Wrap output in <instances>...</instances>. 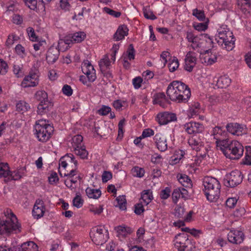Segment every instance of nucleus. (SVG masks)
Returning a JSON list of instances; mask_svg holds the SVG:
<instances>
[{
  "mask_svg": "<svg viewBox=\"0 0 251 251\" xmlns=\"http://www.w3.org/2000/svg\"><path fill=\"white\" fill-rule=\"evenodd\" d=\"M153 140L157 149L160 151H165L168 149L166 137L160 133H157L153 137Z\"/></svg>",
  "mask_w": 251,
  "mask_h": 251,
  "instance_id": "aec40b11",
  "label": "nucleus"
},
{
  "mask_svg": "<svg viewBox=\"0 0 251 251\" xmlns=\"http://www.w3.org/2000/svg\"><path fill=\"white\" fill-rule=\"evenodd\" d=\"M167 99L164 93H158L154 95L153 98V104H158L162 107L166 106Z\"/></svg>",
  "mask_w": 251,
  "mask_h": 251,
  "instance_id": "c85d7f7f",
  "label": "nucleus"
},
{
  "mask_svg": "<svg viewBox=\"0 0 251 251\" xmlns=\"http://www.w3.org/2000/svg\"><path fill=\"white\" fill-rule=\"evenodd\" d=\"M186 38L188 42V46L191 47L194 50L201 53L206 49L207 46L203 45L201 35L195 36L192 32H188Z\"/></svg>",
  "mask_w": 251,
  "mask_h": 251,
  "instance_id": "6e6552de",
  "label": "nucleus"
},
{
  "mask_svg": "<svg viewBox=\"0 0 251 251\" xmlns=\"http://www.w3.org/2000/svg\"><path fill=\"white\" fill-rule=\"evenodd\" d=\"M142 82L143 79L140 76H137L132 79V84L136 89L141 87Z\"/></svg>",
  "mask_w": 251,
  "mask_h": 251,
  "instance_id": "680f3d73",
  "label": "nucleus"
},
{
  "mask_svg": "<svg viewBox=\"0 0 251 251\" xmlns=\"http://www.w3.org/2000/svg\"><path fill=\"white\" fill-rule=\"evenodd\" d=\"M16 52L21 57L23 58L25 56V52L24 48L20 44H18L15 47Z\"/></svg>",
  "mask_w": 251,
  "mask_h": 251,
  "instance_id": "0e129e2a",
  "label": "nucleus"
},
{
  "mask_svg": "<svg viewBox=\"0 0 251 251\" xmlns=\"http://www.w3.org/2000/svg\"><path fill=\"white\" fill-rule=\"evenodd\" d=\"M45 206L43 205L42 201H36L32 210V215L37 219H38L43 216L45 212Z\"/></svg>",
  "mask_w": 251,
  "mask_h": 251,
  "instance_id": "4be33fe9",
  "label": "nucleus"
},
{
  "mask_svg": "<svg viewBox=\"0 0 251 251\" xmlns=\"http://www.w3.org/2000/svg\"><path fill=\"white\" fill-rule=\"evenodd\" d=\"M4 215L5 219L0 220V234L20 232L21 226L16 215L9 209L4 211Z\"/></svg>",
  "mask_w": 251,
  "mask_h": 251,
  "instance_id": "39448f33",
  "label": "nucleus"
},
{
  "mask_svg": "<svg viewBox=\"0 0 251 251\" xmlns=\"http://www.w3.org/2000/svg\"><path fill=\"white\" fill-rule=\"evenodd\" d=\"M197 54L192 51H190L186 54L185 58L184 69L190 72L195 66L197 63Z\"/></svg>",
  "mask_w": 251,
  "mask_h": 251,
  "instance_id": "6ab92c4d",
  "label": "nucleus"
},
{
  "mask_svg": "<svg viewBox=\"0 0 251 251\" xmlns=\"http://www.w3.org/2000/svg\"><path fill=\"white\" fill-rule=\"evenodd\" d=\"M131 172L133 176L140 178L143 177L145 173L143 168L138 166H134Z\"/></svg>",
  "mask_w": 251,
  "mask_h": 251,
  "instance_id": "c03bdc74",
  "label": "nucleus"
},
{
  "mask_svg": "<svg viewBox=\"0 0 251 251\" xmlns=\"http://www.w3.org/2000/svg\"><path fill=\"white\" fill-rule=\"evenodd\" d=\"M73 205L77 208H80L83 204V200L79 195H76L73 199Z\"/></svg>",
  "mask_w": 251,
  "mask_h": 251,
  "instance_id": "5fc2aeb1",
  "label": "nucleus"
},
{
  "mask_svg": "<svg viewBox=\"0 0 251 251\" xmlns=\"http://www.w3.org/2000/svg\"><path fill=\"white\" fill-rule=\"evenodd\" d=\"M187 234L179 233L176 236L174 251H186V249L190 244Z\"/></svg>",
  "mask_w": 251,
  "mask_h": 251,
  "instance_id": "9b49d317",
  "label": "nucleus"
},
{
  "mask_svg": "<svg viewBox=\"0 0 251 251\" xmlns=\"http://www.w3.org/2000/svg\"><path fill=\"white\" fill-rule=\"evenodd\" d=\"M24 168H21L18 170L10 171L9 179L18 180L20 179L24 175Z\"/></svg>",
  "mask_w": 251,
  "mask_h": 251,
  "instance_id": "58836bf2",
  "label": "nucleus"
},
{
  "mask_svg": "<svg viewBox=\"0 0 251 251\" xmlns=\"http://www.w3.org/2000/svg\"><path fill=\"white\" fill-rule=\"evenodd\" d=\"M85 191L87 196L91 199H97L101 196V192L99 189L88 187L86 188Z\"/></svg>",
  "mask_w": 251,
  "mask_h": 251,
  "instance_id": "c9c22d12",
  "label": "nucleus"
},
{
  "mask_svg": "<svg viewBox=\"0 0 251 251\" xmlns=\"http://www.w3.org/2000/svg\"><path fill=\"white\" fill-rule=\"evenodd\" d=\"M117 204L116 206L118 207L121 210H125L126 209V201L124 196H120L116 198Z\"/></svg>",
  "mask_w": 251,
  "mask_h": 251,
  "instance_id": "37998d69",
  "label": "nucleus"
},
{
  "mask_svg": "<svg viewBox=\"0 0 251 251\" xmlns=\"http://www.w3.org/2000/svg\"><path fill=\"white\" fill-rule=\"evenodd\" d=\"M226 132L220 126H215L211 131V136L216 140V144L217 148H219L221 142L226 141L224 139L226 137Z\"/></svg>",
  "mask_w": 251,
  "mask_h": 251,
  "instance_id": "2eb2a0df",
  "label": "nucleus"
},
{
  "mask_svg": "<svg viewBox=\"0 0 251 251\" xmlns=\"http://www.w3.org/2000/svg\"><path fill=\"white\" fill-rule=\"evenodd\" d=\"M51 0H42V1L38 3V9L39 14H44L45 11V3H48Z\"/></svg>",
  "mask_w": 251,
  "mask_h": 251,
  "instance_id": "bf43d9fd",
  "label": "nucleus"
},
{
  "mask_svg": "<svg viewBox=\"0 0 251 251\" xmlns=\"http://www.w3.org/2000/svg\"><path fill=\"white\" fill-rule=\"evenodd\" d=\"M226 128L228 132L234 136H242L247 133V126L237 123H228Z\"/></svg>",
  "mask_w": 251,
  "mask_h": 251,
  "instance_id": "9d476101",
  "label": "nucleus"
},
{
  "mask_svg": "<svg viewBox=\"0 0 251 251\" xmlns=\"http://www.w3.org/2000/svg\"><path fill=\"white\" fill-rule=\"evenodd\" d=\"M166 94L172 101L178 103L187 102L191 96L188 86L177 80L173 81L169 84Z\"/></svg>",
  "mask_w": 251,
  "mask_h": 251,
  "instance_id": "f257e3e1",
  "label": "nucleus"
},
{
  "mask_svg": "<svg viewBox=\"0 0 251 251\" xmlns=\"http://www.w3.org/2000/svg\"><path fill=\"white\" fill-rule=\"evenodd\" d=\"M199 21L201 23H196L194 24L195 29L198 31H204L208 27V24L209 20L206 17H197Z\"/></svg>",
  "mask_w": 251,
  "mask_h": 251,
  "instance_id": "bb28decb",
  "label": "nucleus"
},
{
  "mask_svg": "<svg viewBox=\"0 0 251 251\" xmlns=\"http://www.w3.org/2000/svg\"><path fill=\"white\" fill-rule=\"evenodd\" d=\"M35 97L40 101V103L49 101L47 93L43 90L38 91L35 94Z\"/></svg>",
  "mask_w": 251,
  "mask_h": 251,
  "instance_id": "ea45409f",
  "label": "nucleus"
},
{
  "mask_svg": "<svg viewBox=\"0 0 251 251\" xmlns=\"http://www.w3.org/2000/svg\"><path fill=\"white\" fill-rule=\"evenodd\" d=\"M34 128L36 138L41 142H46L49 140L54 131L53 126L48 121L44 119L37 120Z\"/></svg>",
  "mask_w": 251,
  "mask_h": 251,
  "instance_id": "423d86ee",
  "label": "nucleus"
},
{
  "mask_svg": "<svg viewBox=\"0 0 251 251\" xmlns=\"http://www.w3.org/2000/svg\"><path fill=\"white\" fill-rule=\"evenodd\" d=\"M215 40L219 45L227 51L232 50L235 47V38L226 25H220L217 28Z\"/></svg>",
  "mask_w": 251,
  "mask_h": 251,
  "instance_id": "7ed1b4c3",
  "label": "nucleus"
},
{
  "mask_svg": "<svg viewBox=\"0 0 251 251\" xmlns=\"http://www.w3.org/2000/svg\"><path fill=\"white\" fill-rule=\"evenodd\" d=\"M115 230H116L118 236L122 237H125L128 234H130L132 231L130 227L125 226L123 225L116 227Z\"/></svg>",
  "mask_w": 251,
  "mask_h": 251,
  "instance_id": "473e14b6",
  "label": "nucleus"
},
{
  "mask_svg": "<svg viewBox=\"0 0 251 251\" xmlns=\"http://www.w3.org/2000/svg\"><path fill=\"white\" fill-rule=\"evenodd\" d=\"M201 41H202L203 45H206V48L212 47L213 43L212 38L207 34L201 35Z\"/></svg>",
  "mask_w": 251,
  "mask_h": 251,
  "instance_id": "de8ad7c7",
  "label": "nucleus"
},
{
  "mask_svg": "<svg viewBox=\"0 0 251 251\" xmlns=\"http://www.w3.org/2000/svg\"><path fill=\"white\" fill-rule=\"evenodd\" d=\"M26 30L30 40L33 42L37 41L38 37L35 34L34 29L32 27H29Z\"/></svg>",
  "mask_w": 251,
  "mask_h": 251,
  "instance_id": "052dcab7",
  "label": "nucleus"
},
{
  "mask_svg": "<svg viewBox=\"0 0 251 251\" xmlns=\"http://www.w3.org/2000/svg\"><path fill=\"white\" fill-rule=\"evenodd\" d=\"M177 178L180 183L185 187L191 186V180L188 176L185 174H178Z\"/></svg>",
  "mask_w": 251,
  "mask_h": 251,
  "instance_id": "72a5a7b5",
  "label": "nucleus"
},
{
  "mask_svg": "<svg viewBox=\"0 0 251 251\" xmlns=\"http://www.w3.org/2000/svg\"><path fill=\"white\" fill-rule=\"evenodd\" d=\"M172 199L175 203H176L178 199L181 197V190L180 188L175 189L172 193Z\"/></svg>",
  "mask_w": 251,
  "mask_h": 251,
  "instance_id": "6e6d98bb",
  "label": "nucleus"
},
{
  "mask_svg": "<svg viewBox=\"0 0 251 251\" xmlns=\"http://www.w3.org/2000/svg\"><path fill=\"white\" fill-rule=\"evenodd\" d=\"M17 110L24 113L30 109L29 104L25 101H19L16 104Z\"/></svg>",
  "mask_w": 251,
  "mask_h": 251,
  "instance_id": "a19ab883",
  "label": "nucleus"
},
{
  "mask_svg": "<svg viewBox=\"0 0 251 251\" xmlns=\"http://www.w3.org/2000/svg\"><path fill=\"white\" fill-rule=\"evenodd\" d=\"M48 180L50 184H56L59 180L57 173L55 172H51L48 177Z\"/></svg>",
  "mask_w": 251,
  "mask_h": 251,
  "instance_id": "864d4df0",
  "label": "nucleus"
},
{
  "mask_svg": "<svg viewBox=\"0 0 251 251\" xmlns=\"http://www.w3.org/2000/svg\"><path fill=\"white\" fill-rule=\"evenodd\" d=\"M10 171L7 163H0V177L8 178L9 179Z\"/></svg>",
  "mask_w": 251,
  "mask_h": 251,
  "instance_id": "f704fd0d",
  "label": "nucleus"
},
{
  "mask_svg": "<svg viewBox=\"0 0 251 251\" xmlns=\"http://www.w3.org/2000/svg\"><path fill=\"white\" fill-rule=\"evenodd\" d=\"M51 106V104L50 101L40 103L37 107L38 114L42 115L47 113L49 110Z\"/></svg>",
  "mask_w": 251,
  "mask_h": 251,
  "instance_id": "2f4dec72",
  "label": "nucleus"
},
{
  "mask_svg": "<svg viewBox=\"0 0 251 251\" xmlns=\"http://www.w3.org/2000/svg\"><path fill=\"white\" fill-rule=\"evenodd\" d=\"M89 210L95 214H100L102 212L103 208L100 205L98 207L92 205L89 207Z\"/></svg>",
  "mask_w": 251,
  "mask_h": 251,
  "instance_id": "69168bd1",
  "label": "nucleus"
},
{
  "mask_svg": "<svg viewBox=\"0 0 251 251\" xmlns=\"http://www.w3.org/2000/svg\"><path fill=\"white\" fill-rule=\"evenodd\" d=\"M153 199L152 192L150 190L144 191L141 194L140 202L147 205Z\"/></svg>",
  "mask_w": 251,
  "mask_h": 251,
  "instance_id": "7c9ffc66",
  "label": "nucleus"
},
{
  "mask_svg": "<svg viewBox=\"0 0 251 251\" xmlns=\"http://www.w3.org/2000/svg\"><path fill=\"white\" fill-rule=\"evenodd\" d=\"M25 3L30 9L36 10L38 13L37 0H25Z\"/></svg>",
  "mask_w": 251,
  "mask_h": 251,
  "instance_id": "603ef678",
  "label": "nucleus"
},
{
  "mask_svg": "<svg viewBox=\"0 0 251 251\" xmlns=\"http://www.w3.org/2000/svg\"><path fill=\"white\" fill-rule=\"evenodd\" d=\"M128 29L125 25L119 26L116 32L113 36V38L115 41H119L124 39L125 36L128 34Z\"/></svg>",
  "mask_w": 251,
  "mask_h": 251,
  "instance_id": "5701e85b",
  "label": "nucleus"
},
{
  "mask_svg": "<svg viewBox=\"0 0 251 251\" xmlns=\"http://www.w3.org/2000/svg\"><path fill=\"white\" fill-rule=\"evenodd\" d=\"M39 83L38 72L37 70L30 71L28 75L25 76L21 83V86L24 88L35 87Z\"/></svg>",
  "mask_w": 251,
  "mask_h": 251,
  "instance_id": "f8f14e48",
  "label": "nucleus"
},
{
  "mask_svg": "<svg viewBox=\"0 0 251 251\" xmlns=\"http://www.w3.org/2000/svg\"><path fill=\"white\" fill-rule=\"evenodd\" d=\"M74 151L75 154L79 156L82 159L87 158L88 154V151L86 150L85 146L78 147V148H75Z\"/></svg>",
  "mask_w": 251,
  "mask_h": 251,
  "instance_id": "79ce46f5",
  "label": "nucleus"
},
{
  "mask_svg": "<svg viewBox=\"0 0 251 251\" xmlns=\"http://www.w3.org/2000/svg\"><path fill=\"white\" fill-rule=\"evenodd\" d=\"M126 57V59L131 60L134 59L135 50L132 44L129 45L126 52L123 55V58Z\"/></svg>",
  "mask_w": 251,
  "mask_h": 251,
  "instance_id": "49530a36",
  "label": "nucleus"
},
{
  "mask_svg": "<svg viewBox=\"0 0 251 251\" xmlns=\"http://www.w3.org/2000/svg\"><path fill=\"white\" fill-rule=\"evenodd\" d=\"M83 137L81 135H76L72 139V146L73 148H78V147H83L82 144Z\"/></svg>",
  "mask_w": 251,
  "mask_h": 251,
  "instance_id": "4c0bfd02",
  "label": "nucleus"
},
{
  "mask_svg": "<svg viewBox=\"0 0 251 251\" xmlns=\"http://www.w3.org/2000/svg\"><path fill=\"white\" fill-rule=\"evenodd\" d=\"M70 41L68 39H60L58 42L57 49L59 51L66 50L70 44Z\"/></svg>",
  "mask_w": 251,
  "mask_h": 251,
  "instance_id": "a18cd8bd",
  "label": "nucleus"
},
{
  "mask_svg": "<svg viewBox=\"0 0 251 251\" xmlns=\"http://www.w3.org/2000/svg\"><path fill=\"white\" fill-rule=\"evenodd\" d=\"M237 6L243 14L247 15L251 9V0H237Z\"/></svg>",
  "mask_w": 251,
  "mask_h": 251,
  "instance_id": "393cba45",
  "label": "nucleus"
},
{
  "mask_svg": "<svg viewBox=\"0 0 251 251\" xmlns=\"http://www.w3.org/2000/svg\"><path fill=\"white\" fill-rule=\"evenodd\" d=\"M244 235L242 231L234 229H231L227 234V239L229 242L235 244H241L244 240Z\"/></svg>",
  "mask_w": 251,
  "mask_h": 251,
  "instance_id": "a211bd4d",
  "label": "nucleus"
},
{
  "mask_svg": "<svg viewBox=\"0 0 251 251\" xmlns=\"http://www.w3.org/2000/svg\"><path fill=\"white\" fill-rule=\"evenodd\" d=\"M188 143L190 147L196 151H200L204 147L203 138L200 135H192L188 139Z\"/></svg>",
  "mask_w": 251,
  "mask_h": 251,
  "instance_id": "dca6fc26",
  "label": "nucleus"
},
{
  "mask_svg": "<svg viewBox=\"0 0 251 251\" xmlns=\"http://www.w3.org/2000/svg\"><path fill=\"white\" fill-rule=\"evenodd\" d=\"M110 65V62L109 58L107 55L104 56V57L101 59L99 62V66L101 71L104 75L105 74L104 72L107 69Z\"/></svg>",
  "mask_w": 251,
  "mask_h": 251,
  "instance_id": "e433bc0d",
  "label": "nucleus"
},
{
  "mask_svg": "<svg viewBox=\"0 0 251 251\" xmlns=\"http://www.w3.org/2000/svg\"><path fill=\"white\" fill-rule=\"evenodd\" d=\"M104 14H108L111 16H120L121 13L118 11H115L108 7H104L102 9Z\"/></svg>",
  "mask_w": 251,
  "mask_h": 251,
  "instance_id": "4d7b16f0",
  "label": "nucleus"
},
{
  "mask_svg": "<svg viewBox=\"0 0 251 251\" xmlns=\"http://www.w3.org/2000/svg\"><path fill=\"white\" fill-rule=\"evenodd\" d=\"M219 150L222 151L224 155L228 158L238 159L243 154L244 148L239 141L229 139L221 142Z\"/></svg>",
  "mask_w": 251,
  "mask_h": 251,
  "instance_id": "f03ea898",
  "label": "nucleus"
},
{
  "mask_svg": "<svg viewBox=\"0 0 251 251\" xmlns=\"http://www.w3.org/2000/svg\"><path fill=\"white\" fill-rule=\"evenodd\" d=\"M62 91L63 93L67 96H70L73 94V90L71 87L67 84L65 85L63 87Z\"/></svg>",
  "mask_w": 251,
  "mask_h": 251,
  "instance_id": "774afa93",
  "label": "nucleus"
},
{
  "mask_svg": "<svg viewBox=\"0 0 251 251\" xmlns=\"http://www.w3.org/2000/svg\"><path fill=\"white\" fill-rule=\"evenodd\" d=\"M86 37V33L83 31H79L74 33L70 38V41L72 43H78L83 41Z\"/></svg>",
  "mask_w": 251,
  "mask_h": 251,
  "instance_id": "c756f323",
  "label": "nucleus"
},
{
  "mask_svg": "<svg viewBox=\"0 0 251 251\" xmlns=\"http://www.w3.org/2000/svg\"><path fill=\"white\" fill-rule=\"evenodd\" d=\"M69 163H74L75 167L77 166V161L75 160L74 156L72 154H67L60 159L59 165L64 169Z\"/></svg>",
  "mask_w": 251,
  "mask_h": 251,
  "instance_id": "a878e982",
  "label": "nucleus"
},
{
  "mask_svg": "<svg viewBox=\"0 0 251 251\" xmlns=\"http://www.w3.org/2000/svg\"><path fill=\"white\" fill-rule=\"evenodd\" d=\"M185 131L190 135H197L202 133L204 130L203 124L196 122H190L183 125Z\"/></svg>",
  "mask_w": 251,
  "mask_h": 251,
  "instance_id": "ddd939ff",
  "label": "nucleus"
},
{
  "mask_svg": "<svg viewBox=\"0 0 251 251\" xmlns=\"http://www.w3.org/2000/svg\"><path fill=\"white\" fill-rule=\"evenodd\" d=\"M76 181V180L74 179L73 177H68L65 181V184L68 188L73 190L75 188V184Z\"/></svg>",
  "mask_w": 251,
  "mask_h": 251,
  "instance_id": "13d9d810",
  "label": "nucleus"
},
{
  "mask_svg": "<svg viewBox=\"0 0 251 251\" xmlns=\"http://www.w3.org/2000/svg\"><path fill=\"white\" fill-rule=\"evenodd\" d=\"M156 118V121L160 125H165L177 120L175 114L167 112L158 113Z\"/></svg>",
  "mask_w": 251,
  "mask_h": 251,
  "instance_id": "f3484780",
  "label": "nucleus"
},
{
  "mask_svg": "<svg viewBox=\"0 0 251 251\" xmlns=\"http://www.w3.org/2000/svg\"><path fill=\"white\" fill-rule=\"evenodd\" d=\"M81 69L83 73L87 76V80L94 82L96 79V70L88 60H86L82 62Z\"/></svg>",
  "mask_w": 251,
  "mask_h": 251,
  "instance_id": "4468645a",
  "label": "nucleus"
},
{
  "mask_svg": "<svg viewBox=\"0 0 251 251\" xmlns=\"http://www.w3.org/2000/svg\"><path fill=\"white\" fill-rule=\"evenodd\" d=\"M90 234L93 242L97 245L103 244L108 238V230L103 226L93 227Z\"/></svg>",
  "mask_w": 251,
  "mask_h": 251,
  "instance_id": "0eeeda50",
  "label": "nucleus"
},
{
  "mask_svg": "<svg viewBox=\"0 0 251 251\" xmlns=\"http://www.w3.org/2000/svg\"><path fill=\"white\" fill-rule=\"evenodd\" d=\"M179 66V62L178 59L175 57L169 63L168 67L170 72H173L175 71Z\"/></svg>",
  "mask_w": 251,
  "mask_h": 251,
  "instance_id": "3c124183",
  "label": "nucleus"
},
{
  "mask_svg": "<svg viewBox=\"0 0 251 251\" xmlns=\"http://www.w3.org/2000/svg\"><path fill=\"white\" fill-rule=\"evenodd\" d=\"M202 190L208 201L213 202L219 198L221 184L216 178L210 176L204 177L202 180Z\"/></svg>",
  "mask_w": 251,
  "mask_h": 251,
  "instance_id": "20e7f679",
  "label": "nucleus"
},
{
  "mask_svg": "<svg viewBox=\"0 0 251 251\" xmlns=\"http://www.w3.org/2000/svg\"><path fill=\"white\" fill-rule=\"evenodd\" d=\"M59 51L57 48L51 47L47 51L46 59L49 63H54L58 58Z\"/></svg>",
  "mask_w": 251,
  "mask_h": 251,
  "instance_id": "b1692460",
  "label": "nucleus"
},
{
  "mask_svg": "<svg viewBox=\"0 0 251 251\" xmlns=\"http://www.w3.org/2000/svg\"><path fill=\"white\" fill-rule=\"evenodd\" d=\"M214 82H216V86L218 88H226L230 85L231 83V79L228 76L224 75L218 78H214Z\"/></svg>",
  "mask_w": 251,
  "mask_h": 251,
  "instance_id": "cd10ccee",
  "label": "nucleus"
},
{
  "mask_svg": "<svg viewBox=\"0 0 251 251\" xmlns=\"http://www.w3.org/2000/svg\"><path fill=\"white\" fill-rule=\"evenodd\" d=\"M217 59L216 53L212 52L209 50H206L201 56V63L206 65H212L216 62Z\"/></svg>",
  "mask_w": 251,
  "mask_h": 251,
  "instance_id": "412c9836",
  "label": "nucleus"
},
{
  "mask_svg": "<svg viewBox=\"0 0 251 251\" xmlns=\"http://www.w3.org/2000/svg\"><path fill=\"white\" fill-rule=\"evenodd\" d=\"M200 109V105L198 102H195L189 108V113L191 116L197 115L199 114Z\"/></svg>",
  "mask_w": 251,
  "mask_h": 251,
  "instance_id": "09e8293b",
  "label": "nucleus"
},
{
  "mask_svg": "<svg viewBox=\"0 0 251 251\" xmlns=\"http://www.w3.org/2000/svg\"><path fill=\"white\" fill-rule=\"evenodd\" d=\"M170 189L169 187H166L161 191L160 197L162 199L166 200L170 196Z\"/></svg>",
  "mask_w": 251,
  "mask_h": 251,
  "instance_id": "338daca9",
  "label": "nucleus"
},
{
  "mask_svg": "<svg viewBox=\"0 0 251 251\" xmlns=\"http://www.w3.org/2000/svg\"><path fill=\"white\" fill-rule=\"evenodd\" d=\"M243 176L240 171L235 170L227 174L224 178V184L227 187H234L242 181Z\"/></svg>",
  "mask_w": 251,
  "mask_h": 251,
  "instance_id": "1a4fd4ad",
  "label": "nucleus"
},
{
  "mask_svg": "<svg viewBox=\"0 0 251 251\" xmlns=\"http://www.w3.org/2000/svg\"><path fill=\"white\" fill-rule=\"evenodd\" d=\"M8 68L6 62L0 59V75H5L7 72Z\"/></svg>",
  "mask_w": 251,
  "mask_h": 251,
  "instance_id": "e2e57ef3",
  "label": "nucleus"
},
{
  "mask_svg": "<svg viewBox=\"0 0 251 251\" xmlns=\"http://www.w3.org/2000/svg\"><path fill=\"white\" fill-rule=\"evenodd\" d=\"M246 151L244 163L246 165H251V147H246Z\"/></svg>",
  "mask_w": 251,
  "mask_h": 251,
  "instance_id": "8fccbe9b",
  "label": "nucleus"
}]
</instances>
